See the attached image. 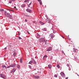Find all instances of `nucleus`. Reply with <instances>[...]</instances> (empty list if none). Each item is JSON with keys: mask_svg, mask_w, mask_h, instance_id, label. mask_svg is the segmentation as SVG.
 <instances>
[{"mask_svg": "<svg viewBox=\"0 0 79 79\" xmlns=\"http://www.w3.org/2000/svg\"><path fill=\"white\" fill-rule=\"evenodd\" d=\"M55 37V35L52 33H51V34L49 35V38H51V39H53V37Z\"/></svg>", "mask_w": 79, "mask_h": 79, "instance_id": "7ed1b4c3", "label": "nucleus"}, {"mask_svg": "<svg viewBox=\"0 0 79 79\" xmlns=\"http://www.w3.org/2000/svg\"><path fill=\"white\" fill-rule=\"evenodd\" d=\"M26 16H27V17H29V15H25Z\"/></svg>", "mask_w": 79, "mask_h": 79, "instance_id": "cd10ccee", "label": "nucleus"}, {"mask_svg": "<svg viewBox=\"0 0 79 79\" xmlns=\"http://www.w3.org/2000/svg\"><path fill=\"white\" fill-rule=\"evenodd\" d=\"M38 2H39L40 3V5H42V0H37Z\"/></svg>", "mask_w": 79, "mask_h": 79, "instance_id": "9d476101", "label": "nucleus"}, {"mask_svg": "<svg viewBox=\"0 0 79 79\" xmlns=\"http://www.w3.org/2000/svg\"><path fill=\"white\" fill-rule=\"evenodd\" d=\"M28 7L29 8H30V6H28Z\"/></svg>", "mask_w": 79, "mask_h": 79, "instance_id": "49530a36", "label": "nucleus"}, {"mask_svg": "<svg viewBox=\"0 0 79 79\" xmlns=\"http://www.w3.org/2000/svg\"><path fill=\"white\" fill-rule=\"evenodd\" d=\"M31 2L30 4H29V5H31Z\"/></svg>", "mask_w": 79, "mask_h": 79, "instance_id": "de8ad7c7", "label": "nucleus"}, {"mask_svg": "<svg viewBox=\"0 0 79 79\" xmlns=\"http://www.w3.org/2000/svg\"><path fill=\"white\" fill-rule=\"evenodd\" d=\"M25 5L24 4H22L21 5V7H25Z\"/></svg>", "mask_w": 79, "mask_h": 79, "instance_id": "2eb2a0df", "label": "nucleus"}, {"mask_svg": "<svg viewBox=\"0 0 79 79\" xmlns=\"http://www.w3.org/2000/svg\"><path fill=\"white\" fill-rule=\"evenodd\" d=\"M60 74L61 75V76H62V77H65V75L63 72H61L60 73Z\"/></svg>", "mask_w": 79, "mask_h": 79, "instance_id": "39448f33", "label": "nucleus"}, {"mask_svg": "<svg viewBox=\"0 0 79 79\" xmlns=\"http://www.w3.org/2000/svg\"><path fill=\"white\" fill-rule=\"evenodd\" d=\"M13 55H14V56H16V53L15 52L13 54Z\"/></svg>", "mask_w": 79, "mask_h": 79, "instance_id": "6ab92c4d", "label": "nucleus"}, {"mask_svg": "<svg viewBox=\"0 0 79 79\" xmlns=\"http://www.w3.org/2000/svg\"><path fill=\"white\" fill-rule=\"evenodd\" d=\"M54 77H57V75H55V76H54Z\"/></svg>", "mask_w": 79, "mask_h": 79, "instance_id": "f704fd0d", "label": "nucleus"}, {"mask_svg": "<svg viewBox=\"0 0 79 79\" xmlns=\"http://www.w3.org/2000/svg\"><path fill=\"white\" fill-rule=\"evenodd\" d=\"M40 24H41V25H43V24H44V23H43V22H42L40 21Z\"/></svg>", "mask_w": 79, "mask_h": 79, "instance_id": "a211bd4d", "label": "nucleus"}, {"mask_svg": "<svg viewBox=\"0 0 79 79\" xmlns=\"http://www.w3.org/2000/svg\"><path fill=\"white\" fill-rule=\"evenodd\" d=\"M17 68H18V69H20V65H18L17 66Z\"/></svg>", "mask_w": 79, "mask_h": 79, "instance_id": "4468645a", "label": "nucleus"}, {"mask_svg": "<svg viewBox=\"0 0 79 79\" xmlns=\"http://www.w3.org/2000/svg\"><path fill=\"white\" fill-rule=\"evenodd\" d=\"M29 0H25V1H24V2H29Z\"/></svg>", "mask_w": 79, "mask_h": 79, "instance_id": "4be33fe9", "label": "nucleus"}, {"mask_svg": "<svg viewBox=\"0 0 79 79\" xmlns=\"http://www.w3.org/2000/svg\"><path fill=\"white\" fill-rule=\"evenodd\" d=\"M10 67H11V65H10V66H8L7 67V68H10Z\"/></svg>", "mask_w": 79, "mask_h": 79, "instance_id": "393cba45", "label": "nucleus"}, {"mask_svg": "<svg viewBox=\"0 0 79 79\" xmlns=\"http://www.w3.org/2000/svg\"><path fill=\"white\" fill-rule=\"evenodd\" d=\"M0 11H4V10L3 9H0Z\"/></svg>", "mask_w": 79, "mask_h": 79, "instance_id": "5701e85b", "label": "nucleus"}, {"mask_svg": "<svg viewBox=\"0 0 79 79\" xmlns=\"http://www.w3.org/2000/svg\"><path fill=\"white\" fill-rule=\"evenodd\" d=\"M19 39H20V40L22 39V38H21V37H19Z\"/></svg>", "mask_w": 79, "mask_h": 79, "instance_id": "c756f323", "label": "nucleus"}, {"mask_svg": "<svg viewBox=\"0 0 79 79\" xmlns=\"http://www.w3.org/2000/svg\"><path fill=\"white\" fill-rule=\"evenodd\" d=\"M43 31H46V29H44L43 30Z\"/></svg>", "mask_w": 79, "mask_h": 79, "instance_id": "ea45409f", "label": "nucleus"}, {"mask_svg": "<svg viewBox=\"0 0 79 79\" xmlns=\"http://www.w3.org/2000/svg\"><path fill=\"white\" fill-rule=\"evenodd\" d=\"M36 37L37 38H38V39H39V37H40V35L38 33H36Z\"/></svg>", "mask_w": 79, "mask_h": 79, "instance_id": "9b49d317", "label": "nucleus"}, {"mask_svg": "<svg viewBox=\"0 0 79 79\" xmlns=\"http://www.w3.org/2000/svg\"><path fill=\"white\" fill-rule=\"evenodd\" d=\"M47 23H50V22L49 21V20H47Z\"/></svg>", "mask_w": 79, "mask_h": 79, "instance_id": "7c9ffc66", "label": "nucleus"}, {"mask_svg": "<svg viewBox=\"0 0 79 79\" xmlns=\"http://www.w3.org/2000/svg\"><path fill=\"white\" fill-rule=\"evenodd\" d=\"M18 35H20V33L19 32L18 33Z\"/></svg>", "mask_w": 79, "mask_h": 79, "instance_id": "4c0bfd02", "label": "nucleus"}, {"mask_svg": "<svg viewBox=\"0 0 79 79\" xmlns=\"http://www.w3.org/2000/svg\"><path fill=\"white\" fill-rule=\"evenodd\" d=\"M73 52L74 53L76 52V49H74Z\"/></svg>", "mask_w": 79, "mask_h": 79, "instance_id": "412c9836", "label": "nucleus"}, {"mask_svg": "<svg viewBox=\"0 0 79 79\" xmlns=\"http://www.w3.org/2000/svg\"><path fill=\"white\" fill-rule=\"evenodd\" d=\"M68 79V77H66L65 78V79Z\"/></svg>", "mask_w": 79, "mask_h": 79, "instance_id": "c03bdc74", "label": "nucleus"}, {"mask_svg": "<svg viewBox=\"0 0 79 79\" xmlns=\"http://www.w3.org/2000/svg\"><path fill=\"white\" fill-rule=\"evenodd\" d=\"M11 2H12L11 1H10L9 2V3H11Z\"/></svg>", "mask_w": 79, "mask_h": 79, "instance_id": "c9c22d12", "label": "nucleus"}, {"mask_svg": "<svg viewBox=\"0 0 79 79\" xmlns=\"http://www.w3.org/2000/svg\"><path fill=\"white\" fill-rule=\"evenodd\" d=\"M52 30H53V31H54V30H53V28H52Z\"/></svg>", "mask_w": 79, "mask_h": 79, "instance_id": "8fccbe9b", "label": "nucleus"}, {"mask_svg": "<svg viewBox=\"0 0 79 79\" xmlns=\"http://www.w3.org/2000/svg\"><path fill=\"white\" fill-rule=\"evenodd\" d=\"M20 63H23V59H20Z\"/></svg>", "mask_w": 79, "mask_h": 79, "instance_id": "dca6fc26", "label": "nucleus"}, {"mask_svg": "<svg viewBox=\"0 0 79 79\" xmlns=\"http://www.w3.org/2000/svg\"><path fill=\"white\" fill-rule=\"evenodd\" d=\"M34 70H36L35 69Z\"/></svg>", "mask_w": 79, "mask_h": 79, "instance_id": "3c124183", "label": "nucleus"}, {"mask_svg": "<svg viewBox=\"0 0 79 79\" xmlns=\"http://www.w3.org/2000/svg\"><path fill=\"white\" fill-rule=\"evenodd\" d=\"M27 32L28 34H30V33H29L28 31H27Z\"/></svg>", "mask_w": 79, "mask_h": 79, "instance_id": "a19ab883", "label": "nucleus"}, {"mask_svg": "<svg viewBox=\"0 0 79 79\" xmlns=\"http://www.w3.org/2000/svg\"><path fill=\"white\" fill-rule=\"evenodd\" d=\"M16 71V69H13L11 71L10 73H15Z\"/></svg>", "mask_w": 79, "mask_h": 79, "instance_id": "6e6552de", "label": "nucleus"}, {"mask_svg": "<svg viewBox=\"0 0 79 79\" xmlns=\"http://www.w3.org/2000/svg\"><path fill=\"white\" fill-rule=\"evenodd\" d=\"M7 10H8L9 11H11V10H10V9H7Z\"/></svg>", "mask_w": 79, "mask_h": 79, "instance_id": "37998d69", "label": "nucleus"}, {"mask_svg": "<svg viewBox=\"0 0 79 79\" xmlns=\"http://www.w3.org/2000/svg\"><path fill=\"white\" fill-rule=\"evenodd\" d=\"M45 16L47 17V15H45Z\"/></svg>", "mask_w": 79, "mask_h": 79, "instance_id": "09e8293b", "label": "nucleus"}, {"mask_svg": "<svg viewBox=\"0 0 79 79\" xmlns=\"http://www.w3.org/2000/svg\"><path fill=\"white\" fill-rule=\"evenodd\" d=\"M34 76V77L35 79H39V78H40V77L39 76Z\"/></svg>", "mask_w": 79, "mask_h": 79, "instance_id": "1a4fd4ad", "label": "nucleus"}, {"mask_svg": "<svg viewBox=\"0 0 79 79\" xmlns=\"http://www.w3.org/2000/svg\"><path fill=\"white\" fill-rule=\"evenodd\" d=\"M5 13V15L6 16H8V17H11V16L10 15V14H9V13L6 12V11H4Z\"/></svg>", "mask_w": 79, "mask_h": 79, "instance_id": "f03ea898", "label": "nucleus"}, {"mask_svg": "<svg viewBox=\"0 0 79 79\" xmlns=\"http://www.w3.org/2000/svg\"><path fill=\"white\" fill-rule=\"evenodd\" d=\"M75 60H77V57H75Z\"/></svg>", "mask_w": 79, "mask_h": 79, "instance_id": "e433bc0d", "label": "nucleus"}, {"mask_svg": "<svg viewBox=\"0 0 79 79\" xmlns=\"http://www.w3.org/2000/svg\"><path fill=\"white\" fill-rule=\"evenodd\" d=\"M26 11H27V12H29V13H32V10L31 9H27Z\"/></svg>", "mask_w": 79, "mask_h": 79, "instance_id": "423d86ee", "label": "nucleus"}, {"mask_svg": "<svg viewBox=\"0 0 79 79\" xmlns=\"http://www.w3.org/2000/svg\"><path fill=\"white\" fill-rule=\"evenodd\" d=\"M2 68H6V66L5 65H3L2 66Z\"/></svg>", "mask_w": 79, "mask_h": 79, "instance_id": "bb28decb", "label": "nucleus"}, {"mask_svg": "<svg viewBox=\"0 0 79 79\" xmlns=\"http://www.w3.org/2000/svg\"><path fill=\"white\" fill-rule=\"evenodd\" d=\"M4 49H5V50H6V47L5 48H4Z\"/></svg>", "mask_w": 79, "mask_h": 79, "instance_id": "a18cd8bd", "label": "nucleus"}, {"mask_svg": "<svg viewBox=\"0 0 79 79\" xmlns=\"http://www.w3.org/2000/svg\"><path fill=\"white\" fill-rule=\"evenodd\" d=\"M77 76H79V75H77Z\"/></svg>", "mask_w": 79, "mask_h": 79, "instance_id": "603ef678", "label": "nucleus"}, {"mask_svg": "<svg viewBox=\"0 0 79 79\" xmlns=\"http://www.w3.org/2000/svg\"><path fill=\"white\" fill-rule=\"evenodd\" d=\"M11 67H12V68H14L16 66V64H12L10 65Z\"/></svg>", "mask_w": 79, "mask_h": 79, "instance_id": "0eeeda50", "label": "nucleus"}, {"mask_svg": "<svg viewBox=\"0 0 79 79\" xmlns=\"http://www.w3.org/2000/svg\"><path fill=\"white\" fill-rule=\"evenodd\" d=\"M0 76L1 77H2V78H3V79H6V76L3 75V74H1Z\"/></svg>", "mask_w": 79, "mask_h": 79, "instance_id": "20e7f679", "label": "nucleus"}, {"mask_svg": "<svg viewBox=\"0 0 79 79\" xmlns=\"http://www.w3.org/2000/svg\"><path fill=\"white\" fill-rule=\"evenodd\" d=\"M15 9H16L17 10H18V8H16V7H14Z\"/></svg>", "mask_w": 79, "mask_h": 79, "instance_id": "473e14b6", "label": "nucleus"}, {"mask_svg": "<svg viewBox=\"0 0 79 79\" xmlns=\"http://www.w3.org/2000/svg\"><path fill=\"white\" fill-rule=\"evenodd\" d=\"M12 0V2H14L15 1H16V0Z\"/></svg>", "mask_w": 79, "mask_h": 79, "instance_id": "79ce46f5", "label": "nucleus"}, {"mask_svg": "<svg viewBox=\"0 0 79 79\" xmlns=\"http://www.w3.org/2000/svg\"><path fill=\"white\" fill-rule=\"evenodd\" d=\"M33 63V62L31 60L30 61V62L28 63V64H31V63Z\"/></svg>", "mask_w": 79, "mask_h": 79, "instance_id": "f3484780", "label": "nucleus"}, {"mask_svg": "<svg viewBox=\"0 0 79 79\" xmlns=\"http://www.w3.org/2000/svg\"><path fill=\"white\" fill-rule=\"evenodd\" d=\"M48 67L49 68V69H51L52 68V65L50 64H49V65H48Z\"/></svg>", "mask_w": 79, "mask_h": 79, "instance_id": "ddd939ff", "label": "nucleus"}, {"mask_svg": "<svg viewBox=\"0 0 79 79\" xmlns=\"http://www.w3.org/2000/svg\"><path fill=\"white\" fill-rule=\"evenodd\" d=\"M57 67L58 68H60V65L58 64L57 65Z\"/></svg>", "mask_w": 79, "mask_h": 79, "instance_id": "b1692460", "label": "nucleus"}, {"mask_svg": "<svg viewBox=\"0 0 79 79\" xmlns=\"http://www.w3.org/2000/svg\"><path fill=\"white\" fill-rule=\"evenodd\" d=\"M47 57V55H45L44 56V57Z\"/></svg>", "mask_w": 79, "mask_h": 79, "instance_id": "2f4dec72", "label": "nucleus"}, {"mask_svg": "<svg viewBox=\"0 0 79 79\" xmlns=\"http://www.w3.org/2000/svg\"><path fill=\"white\" fill-rule=\"evenodd\" d=\"M33 63L34 64H36V62H35V61L34 60H33Z\"/></svg>", "mask_w": 79, "mask_h": 79, "instance_id": "aec40b11", "label": "nucleus"}, {"mask_svg": "<svg viewBox=\"0 0 79 79\" xmlns=\"http://www.w3.org/2000/svg\"><path fill=\"white\" fill-rule=\"evenodd\" d=\"M62 53H63L64 54V55H65V53H64V52L63 51H62Z\"/></svg>", "mask_w": 79, "mask_h": 79, "instance_id": "c85d7f7f", "label": "nucleus"}, {"mask_svg": "<svg viewBox=\"0 0 79 79\" xmlns=\"http://www.w3.org/2000/svg\"><path fill=\"white\" fill-rule=\"evenodd\" d=\"M28 66L29 67L30 69H31L32 68L31 67V66L30 65H28Z\"/></svg>", "mask_w": 79, "mask_h": 79, "instance_id": "a878e982", "label": "nucleus"}, {"mask_svg": "<svg viewBox=\"0 0 79 79\" xmlns=\"http://www.w3.org/2000/svg\"><path fill=\"white\" fill-rule=\"evenodd\" d=\"M25 21L26 22H27V19H25Z\"/></svg>", "mask_w": 79, "mask_h": 79, "instance_id": "58836bf2", "label": "nucleus"}, {"mask_svg": "<svg viewBox=\"0 0 79 79\" xmlns=\"http://www.w3.org/2000/svg\"><path fill=\"white\" fill-rule=\"evenodd\" d=\"M52 50V48L50 47L48 48V49L47 50V51L49 52V51H51Z\"/></svg>", "mask_w": 79, "mask_h": 79, "instance_id": "f8f14e48", "label": "nucleus"}, {"mask_svg": "<svg viewBox=\"0 0 79 79\" xmlns=\"http://www.w3.org/2000/svg\"><path fill=\"white\" fill-rule=\"evenodd\" d=\"M53 33H54V34H55V33H56V31H54L53 32Z\"/></svg>", "mask_w": 79, "mask_h": 79, "instance_id": "72a5a7b5", "label": "nucleus"}, {"mask_svg": "<svg viewBox=\"0 0 79 79\" xmlns=\"http://www.w3.org/2000/svg\"><path fill=\"white\" fill-rule=\"evenodd\" d=\"M40 42L41 43L42 42H47V40H45V38H42L40 39Z\"/></svg>", "mask_w": 79, "mask_h": 79, "instance_id": "f257e3e1", "label": "nucleus"}]
</instances>
